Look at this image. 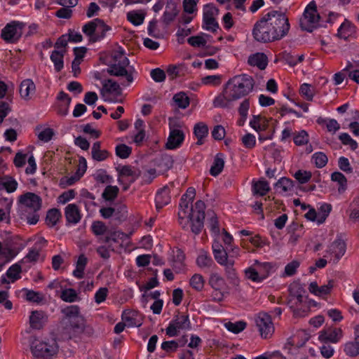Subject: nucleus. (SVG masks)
<instances>
[{
  "label": "nucleus",
  "instance_id": "obj_48",
  "mask_svg": "<svg viewBox=\"0 0 359 359\" xmlns=\"http://www.w3.org/2000/svg\"><path fill=\"white\" fill-rule=\"evenodd\" d=\"M208 225L215 237H218L220 235L218 218L214 212H212L210 218H208Z\"/></svg>",
  "mask_w": 359,
  "mask_h": 359
},
{
  "label": "nucleus",
  "instance_id": "obj_62",
  "mask_svg": "<svg viewBox=\"0 0 359 359\" xmlns=\"http://www.w3.org/2000/svg\"><path fill=\"white\" fill-rule=\"evenodd\" d=\"M339 139L344 145H348L352 150H355L358 148V143L355 140L346 133H341L339 136Z\"/></svg>",
  "mask_w": 359,
  "mask_h": 359
},
{
  "label": "nucleus",
  "instance_id": "obj_1",
  "mask_svg": "<svg viewBox=\"0 0 359 359\" xmlns=\"http://www.w3.org/2000/svg\"><path fill=\"white\" fill-rule=\"evenodd\" d=\"M113 57L114 62L109 66L107 73L119 77L120 83L112 79H107L102 81V87L107 93L120 95L121 94L120 86L123 87L130 86L137 72L133 67L129 66V60L123 53H116Z\"/></svg>",
  "mask_w": 359,
  "mask_h": 359
},
{
  "label": "nucleus",
  "instance_id": "obj_32",
  "mask_svg": "<svg viewBox=\"0 0 359 359\" xmlns=\"http://www.w3.org/2000/svg\"><path fill=\"white\" fill-rule=\"evenodd\" d=\"M343 351L348 357H357L359 355V340L355 337L354 340L346 341L343 344Z\"/></svg>",
  "mask_w": 359,
  "mask_h": 359
},
{
  "label": "nucleus",
  "instance_id": "obj_11",
  "mask_svg": "<svg viewBox=\"0 0 359 359\" xmlns=\"http://www.w3.org/2000/svg\"><path fill=\"white\" fill-rule=\"evenodd\" d=\"M255 322L262 339H266L272 337L275 328L270 315L266 313H259L256 316Z\"/></svg>",
  "mask_w": 359,
  "mask_h": 359
},
{
  "label": "nucleus",
  "instance_id": "obj_59",
  "mask_svg": "<svg viewBox=\"0 0 359 359\" xmlns=\"http://www.w3.org/2000/svg\"><path fill=\"white\" fill-rule=\"evenodd\" d=\"M39 257V251L36 248L34 247L32 249H30L27 254V255L21 259L20 263L24 264L27 262H36Z\"/></svg>",
  "mask_w": 359,
  "mask_h": 359
},
{
  "label": "nucleus",
  "instance_id": "obj_60",
  "mask_svg": "<svg viewBox=\"0 0 359 359\" xmlns=\"http://www.w3.org/2000/svg\"><path fill=\"white\" fill-rule=\"evenodd\" d=\"M96 26H97V22L96 19H94L92 21L88 22V23L85 24L82 27L83 32L91 37V39L93 41V36L95 34L96 31Z\"/></svg>",
  "mask_w": 359,
  "mask_h": 359
},
{
  "label": "nucleus",
  "instance_id": "obj_47",
  "mask_svg": "<svg viewBox=\"0 0 359 359\" xmlns=\"http://www.w3.org/2000/svg\"><path fill=\"white\" fill-rule=\"evenodd\" d=\"M331 180L339 184L338 191L339 193L344 192L346 189L347 180L346 177L339 172H334L331 175Z\"/></svg>",
  "mask_w": 359,
  "mask_h": 359
},
{
  "label": "nucleus",
  "instance_id": "obj_37",
  "mask_svg": "<svg viewBox=\"0 0 359 359\" xmlns=\"http://www.w3.org/2000/svg\"><path fill=\"white\" fill-rule=\"evenodd\" d=\"M250 126L257 132L263 130L268 126V121L261 115H252L250 123Z\"/></svg>",
  "mask_w": 359,
  "mask_h": 359
},
{
  "label": "nucleus",
  "instance_id": "obj_10",
  "mask_svg": "<svg viewBox=\"0 0 359 359\" xmlns=\"http://www.w3.org/2000/svg\"><path fill=\"white\" fill-rule=\"evenodd\" d=\"M25 27L22 22L11 21L1 29V37L8 43H15L22 37Z\"/></svg>",
  "mask_w": 359,
  "mask_h": 359
},
{
  "label": "nucleus",
  "instance_id": "obj_2",
  "mask_svg": "<svg viewBox=\"0 0 359 359\" xmlns=\"http://www.w3.org/2000/svg\"><path fill=\"white\" fill-rule=\"evenodd\" d=\"M255 82L248 74L237 75L228 81L223 93L213 100L215 107H227L231 102L248 95L253 89Z\"/></svg>",
  "mask_w": 359,
  "mask_h": 359
},
{
  "label": "nucleus",
  "instance_id": "obj_56",
  "mask_svg": "<svg viewBox=\"0 0 359 359\" xmlns=\"http://www.w3.org/2000/svg\"><path fill=\"white\" fill-rule=\"evenodd\" d=\"M294 143L297 146H302L309 142V134L304 130H302L294 134L293 137Z\"/></svg>",
  "mask_w": 359,
  "mask_h": 359
},
{
  "label": "nucleus",
  "instance_id": "obj_27",
  "mask_svg": "<svg viewBox=\"0 0 359 359\" xmlns=\"http://www.w3.org/2000/svg\"><path fill=\"white\" fill-rule=\"evenodd\" d=\"M178 13L179 11L177 10L176 4L172 1L168 2L162 16L163 22L166 25L170 24L175 20Z\"/></svg>",
  "mask_w": 359,
  "mask_h": 359
},
{
  "label": "nucleus",
  "instance_id": "obj_44",
  "mask_svg": "<svg viewBox=\"0 0 359 359\" xmlns=\"http://www.w3.org/2000/svg\"><path fill=\"white\" fill-rule=\"evenodd\" d=\"M191 287L196 291L201 292L204 288L205 279L201 274H194L189 280Z\"/></svg>",
  "mask_w": 359,
  "mask_h": 359
},
{
  "label": "nucleus",
  "instance_id": "obj_8",
  "mask_svg": "<svg viewBox=\"0 0 359 359\" xmlns=\"http://www.w3.org/2000/svg\"><path fill=\"white\" fill-rule=\"evenodd\" d=\"M208 285L212 289V299L215 302H220L228 293V285L224 278L217 272L210 274Z\"/></svg>",
  "mask_w": 359,
  "mask_h": 359
},
{
  "label": "nucleus",
  "instance_id": "obj_61",
  "mask_svg": "<svg viewBox=\"0 0 359 359\" xmlns=\"http://www.w3.org/2000/svg\"><path fill=\"white\" fill-rule=\"evenodd\" d=\"M344 70H348V76L351 79L359 84V65L349 64L346 66Z\"/></svg>",
  "mask_w": 359,
  "mask_h": 359
},
{
  "label": "nucleus",
  "instance_id": "obj_34",
  "mask_svg": "<svg viewBox=\"0 0 359 359\" xmlns=\"http://www.w3.org/2000/svg\"><path fill=\"white\" fill-rule=\"evenodd\" d=\"M354 32L355 27L349 21L345 20L337 30V36L340 39L346 40L354 33Z\"/></svg>",
  "mask_w": 359,
  "mask_h": 359
},
{
  "label": "nucleus",
  "instance_id": "obj_41",
  "mask_svg": "<svg viewBox=\"0 0 359 359\" xmlns=\"http://www.w3.org/2000/svg\"><path fill=\"white\" fill-rule=\"evenodd\" d=\"M21 263L18 262L11 266L6 273V276L11 280V283L19 280L21 278L22 272Z\"/></svg>",
  "mask_w": 359,
  "mask_h": 359
},
{
  "label": "nucleus",
  "instance_id": "obj_14",
  "mask_svg": "<svg viewBox=\"0 0 359 359\" xmlns=\"http://www.w3.org/2000/svg\"><path fill=\"white\" fill-rule=\"evenodd\" d=\"M343 337V331L339 327H330L319 332L318 340L321 343H338Z\"/></svg>",
  "mask_w": 359,
  "mask_h": 359
},
{
  "label": "nucleus",
  "instance_id": "obj_24",
  "mask_svg": "<svg viewBox=\"0 0 359 359\" xmlns=\"http://www.w3.org/2000/svg\"><path fill=\"white\" fill-rule=\"evenodd\" d=\"M196 264L200 269H210L214 264V262L207 250L201 249L198 252Z\"/></svg>",
  "mask_w": 359,
  "mask_h": 359
},
{
  "label": "nucleus",
  "instance_id": "obj_5",
  "mask_svg": "<svg viewBox=\"0 0 359 359\" xmlns=\"http://www.w3.org/2000/svg\"><path fill=\"white\" fill-rule=\"evenodd\" d=\"M252 34L258 42L268 43L278 40L274 30L269 26L265 14L255 23Z\"/></svg>",
  "mask_w": 359,
  "mask_h": 359
},
{
  "label": "nucleus",
  "instance_id": "obj_33",
  "mask_svg": "<svg viewBox=\"0 0 359 359\" xmlns=\"http://www.w3.org/2000/svg\"><path fill=\"white\" fill-rule=\"evenodd\" d=\"M234 261L229 259L222 266H224L225 273L228 279H229L234 285H238L240 283L237 276L236 269L233 268Z\"/></svg>",
  "mask_w": 359,
  "mask_h": 359
},
{
  "label": "nucleus",
  "instance_id": "obj_23",
  "mask_svg": "<svg viewBox=\"0 0 359 359\" xmlns=\"http://www.w3.org/2000/svg\"><path fill=\"white\" fill-rule=\"evenodd\" d=\"M271 190L269 182L261 179L259 180H253L252 182V192L254 196H264Z\"/></svg>",
  "mask_w": 359,
  "mask_h": 359
},
{
  "label": "nucleus",
  "instance_id": "obj_64",
  "mask_svg": "<svg viewBox=\"0 0 359 359\" xmlns=\"http://www.w3.org/2000/svg\"><path fill=\"white\" fill-rule=\"evenodd\" d=\"M118 192V189L116 186H107L103 191L102 196L107 201L114 200Z\"/></svg>",
  "mask_w": 359,
  "mask_h": 359
},
{
  "label": "nucleus",
  "instance_id": "obj_52",
  "mask_svg": "<svg viewBox=\"0 0 359 359\" xmlns=\"http://www.w3.org/2000/svg\"><path fill=\"white\" fill-rule=\"evenodd\" d=\"M319 123H324L328 132L335 133L340 129V124L334 118H325L318 121Z\"/></svg>",
  "mask_w": 359,
  "mask_h": 359
},
{
  "label": "nucleus",
  "instance_id": "obj_19",
  "mask_svg": "<svg viewBox=\"0 0 359 359\" xmlns=\"http://www.w3.org/2000/svg\"><path fill=\"white\" fill-rule=\"evenodd\" d=\"M20 95L22 99L29 101L32 99L36 92V86L32 79L23 80L20 85Z\"/></svg>",
  "mask_w": 359,
  "mask_h": 359
},
{
  "label": "nucleus",
  "instance_id": "obj_4",
  "mask_svg": "<svg viewBox=\"0 0 359 359\" xmlns=\"http://www.w3.org/2000/svg\"><path fill=\"white\" fill-rule=\"evenodd\" d=\"M269 26L275 32L278 40L285 36L290 28L289 20L285 13L278 11H271L265 14Z\"/></svg>",
  "mask_w": 359,
  "mask_h": 359
},
{
  "label": "nucleus",
  "instance_id": "obj_16",
  "mask_svg": "<svg viewBox=\"0 0 359 359\" xmlns=\"http://www.w3.org/2000/svg\"><path fill=\"white\" fill-rule=\"evenodd\" d=\"M87 168V162L84 157H80L79 165L75 173L71 176H67L61 180L62 184L67 186H72L79 181L84 175Z\"/></svg>",
  "mask_w": 359,
  "mask_h": 359
},
{
  "label": "nucleus",
  "instance_id": "obj_9",
  "mask_svg": "<svg viewBox=\"0 0 359 359\" xmlns=\"http://www.w3.org/2000/svg\"><path fill=\"white\" fill-rule=\"evenodd\" d=\"M320 15L318 13L315 1H311L306 6L303 16L300 18L299 25L303 30L311 32L318 26Z\"/></svg>",
  "mask_w": 359,
  "mask_h": 359
},
{
  "label": "nucleus",
  "instance_id": "obj_3",
  "mask_svg": "<svg viewBox=\"0 0 359 359\" xmlns=\"http://www.w3.org/2000/svg\"><path fill=\"white\" fill-rule=\"evenodd\" d=\"M192 201L182 197L178 212L179 224L186 230H191L194 234H198L203 226L205 219V203L201 200L197 201L194 205L189 208Z\"/></svg>",
  "mask_w": 359,
  "mask_h": 359
},
{
  "label": "nucleus",
  "instance_id": "obj_30",
  "mask_svg": "<svg viewBox=\"0 0 359 359\" xmlns=\"http://www.w3.org/2000/svg\"><path fill=\"white\" fill-rule=\"evenodd\" d=\"M194 133L197 138L196 144L201 145L203 144V140L208 135V127L203 122H198L194 125Z\"/></svg>",
  "mask_w": 359,
  "mask_h": 359
},
{
  "label": "nucleus",
  "instance_id": "obj_50",
  "mask_svg": "<svg viewBox=\"0 0 359 359\" xmlns=\"http://www.w3.org/2000/svg\"><path fill=\"white\" fill-rule=\"evenodd\" d=\"M127 19L135 26H139L144 22V15L136 11H130L127 13Z\"/></svg>",
  "mask_w": 359,
  "mask_h": 359
},
{
  "label": "nucleus",
  "instance_id": "obj_49",
  "mask_svg": "<svg viewBox=\"0 0 359 359\" xmlns=\"http://www.w3.org/2000/svg\"><path fill=\"white\" fill-rule=\"evenodd\" d=\"M300 94L308 101H312L315 95L314 88L308 83H303L300 86Z\"/></svg>",
  "mask_w": 359,
  "mask_h": 359
},
{
  "label": "nucleus",
  "instance_id": "obj_53",
  "mask_svg": "<svg viewBox=\"0 0 359 359\" xmlns=\"http://www.w3.org/2000/svg\"><path fill=\"white\" fill-rule=\"evenodd\" d=\"M201 83L205 86H218L222 83L221 75H209L201 79Z\"/></svg>",
  "mask_w": 359,
  "mask_h": 359
},
{
  "label": "nucleus",
  "instance_id": "obj_15",
  "mask_svg": "<svg viewBox=\"0 0 359 359\" xmlns=\"http://www.w3.org/2000/svg\"><path fill=\"white\" fill-rule=\"evenodd\" d=\"M20 201L25 206V212H38L41 208V198L39 196L28 192L20 196Z\"/></svg>",
  "mask_w": 359,
  "mask_h": 359
},
{
  "label": "nucleus",
  "instance_id": "obj_45",
  "mask_svg": "<svg viewBox=\"0 0 359 359\" xmlns=\"http://www.w3.org/2000/svg\"><path fill=\"white\" fill-rule=\"evenodd\" d=\"M60 298L65 302L72 303L79 299L78 294L74 289L67 288L62 291Z\"/></svg>",
  "mask_w": 359,
  "mask_h": 359
},
{
  "label": "nucleus",
  "instance_id": "obj_25",
  "mask_svg": "<svg viewBox=\"0 0 359 359\" xmlns=\"http://www.w3.org/2000/svg\"><path fill=\"white\" fill-rule=\"evenodd\" d=\"M332 287V280H329L327 284L321 286H318L316 282H311L309 284V290L311 293L316 296L323 297L328 294L330 292Z\"/></svg>",
  "mask_w": 359,
  "mask_h": 359
},
{
  "label": "nucleus",
  "instance_id": "obj_35",
  "mask_svg": "<svg viewBox=\"0 0 359 359\" xmlns=\"http://www.w3.org/2000/svg\"><path fill=\"white\" fill-rule=\"evenodd\" d=\"M88 263V258L83 255H81L76 264V269L73 271V276L79 279L83 278L84 270Z\"/></svg>",
  "mask_w": 359,
  "mask_h": 359
},
{
  "label": "nucleus",
  "instance_id": "obj_42",
  "mask_svg": "<svg viewBox=\"0 0 359 359\" xmlns=\"http://www.w3.org/2000/svg\"><path fill=\"white\" fill-rule=\"evenodd\" d=\"M60 217H61V212L58 209H56V208L50 209L47 212V214H46V224L50 227H53L56 225L57 222L59 221Z\"/></svg>",
  "mask_w": 359,
  "mask_h": 359
},
{
  "label": "nucleus",
  "instance_id": "obj_6",
  "mask_svg": "<svg viewBox=\"0 0 359 359\" xmlns=\"http://www.w3.org/2000/svg\"><path fill=\"white\" fill-rule=\"evenodd\" d=\"M182 122L176 118H169V135L165 143V148L175 150L180 148L183 144L185 135L182 127Z\"/></svg>",
  "mask_w": 359,
  "mask_h": 359
},
{
  "label": "nucleus",
  "instance_id": "obj_31",
  "mask_svg": "<svg viewBox=\"0 0 359 359\" xmlns=\"http://www.w3.org/2000/svg\"><path fill=\"white\" fill-rule=\"evenodd\" d=\"M91 155L93 160L96 161H103L106 160L109 153L106 149H101V144L100 142L93 143L91 148Z\"/></svg>",
  "mask_w": 359,
  "mask_h": 359
},
{
  "label": "nucleus",
  "instance_id": "obj_29",
  "mask_svg": "<svg viewBox=\"0 0 359 359\" xmlns=\"http://www.w3.org/2000/svg\"><path fill=\"white\" fill-rule=\"evenodd\" d=\"M248 63L251 66H256L259 69H264L268 64L267 57L262 53L251 55L248 58Z\"/></svg>",
  "mask_w": 359,
  "mask_h": 359
},
{
  "label": "nucleus",
  "instance_id": "obj_22",
  "mask_svg": "<svg viewBox=\"0 0 359 359\" xmlns=\"http://www.w3.org/2000/svg\"><path fill=\"white\" fill-rule=\"evenodd\" d=\"M294 182L287 177H281L275 184L276 191L283 195L291 194L294 191Z\"/></svg>",
  "mask_w": 359,
  "mask_h": 359
},
{
  "label": "nucleus",
  "instance_id": "obj_20",
  "mask_svg": "<svg viewBox=\"0 0 359 359\" xmlns=\"http://www.w3.org/2000/svg\"><path fill=\"white\" fill-rule=\"evenodd\" d=\"M327 252L331 257L330 259H333L334 262H338L346 252V244L341 239L336 240L330 245Z\"/></svg>",
  "mask_w": 359,
  "mask_h": 359
},
{
  "label": "nucleus",
  "instance_id": "obj_55",
  "mask_svg": "<svg viewBox=\"0 0 359 359\" xmlns=\"http://www.w3.org/2000/svg\"><path fill=\"white\" fill-rule=\"evenodd\" d=\"M225 327L229 331L238 334L244 330L246 327V323L243 321H238L236 323L229 322L225 324Z\"/></svg>",
  "mask_w": 359,
  "mask_h": 359
},
{
  "label": "nucleus",
  "instance_id": "obj_28",
  "mask_svg": "<svg viewBox=\"0 0 359 359\" xmlns=\"http://www.w3.org/2000/svg\"><path fill=\"white\" fill-rule=\"evenodd\" d=\"M66 50H54L52 51L50 58L54 65V69L60 72L64 67V55Z\"/></svg>",
  "mask_w": 359,
  "mask_h": 359
},
{
  "label": "nucleus",
  "instance_id": "obj_43",
  "mask_svg": "<svg viewBox=\"0 0 359 359\" xmlns=\"http://www.w3.org/2000/svg\"><path fill=\"white\" fill-rule=\"evenodd\" d=\"M253 266L263 280L269 276L270 270L271 269V264L268 262L261 263L256 260Z\"/></svg>",
  "mask_w": 359,
  "mask_h": 359
},
{
  "label": "nucleus",
  "instance_id": "obj_18",
  "mask_svg": "<svg viewBox=\"0 0 359 359\" xmlns=\"http://www.w3.org/2000/svg\"><path fill=\"white\" fill-rule=\"evenodd\" d=\"M303 292L302 287L298 283H293L290 285L287 304L291 308L302 302Z\"/></svg>",
  "mask_w": 359,
  "mask_h": 359
},
{
  "label": "nucleus",
  "instance_id": "obj_63",
  "mask_svg": "<svg viewBox=\"0 0 359 359\" xmlns=\"http://www.w3.org/2000/svg\"><path fill=\"white\" fill-rule=\"evenodd\" d=\"M311 172L306 170H297L294 174V178L300 183L305 184L309 182L311 178Z\"/></svg>",
  "mask_w": 359,
  "mask_h": 359
},
{
  "label": "nucleus",
  "instance_id": "obj_51",
  "mask_svg": "<svg viewBox=\"0 0 359 359\" xmlns=\"http://www.w3.org/2000/svg\"><path fill=\"white\" fill-rule=\"evenodd\" d=\"M40 129V128L36 129L39 130L36 133L38 139L43 142H49L54 135L53 130L50 128H43L41 130H39Z\"/></svg>",
  "mask_w": 359,
  "mask_h": 359
},
{
  "label": "nucleus",
  "instance_id": "obj_57",
  "mask_svg": "<svg viewBox=\"0 0 359 359\" xmlns=\"http://www.w3.org/2000/svg\"><path fill=\"white\" fill-rule=\"evenodd\" d=\"M91 231L95 236H102L107 230V226L101 221H95L91 225Z\"/></svg>",
  "mask_w": 359,
  "mask_h": 359
},
{
  "label": "nucleus",
  "instance_id": "obj_26",
  "mask_svg": "<svg viewBox=\"0 0 359 359\" xmlns=\"http://www.w3.org/2000/svg\"><path fill=\"white\" fill-rule=\"evenodd\" d=\"M156 209L160 210L170 202V189L164 187L158 190L155 198Z\"/></svg>",
  "mask_w": 359,
  "mask_h": 359
},
{
  "label": "nucleus",
  "instance_id": "obj_21",
  "mask_svg": "<svg viewBox=\"0 0 359 359\" xmlns=\"http://www.w3.org/2000/svg\"><path fill=\"white\" fill-rule=\"evenodd\" d=\"M65 216L68 223L76 224L81 221L82 215L79 206L71 203L65 208Z\"/></svg>",
  "mask_w": 359,
  "mask_h": 359
},
{
  "label": "nucleus",
  "instance_id": "obj_54",
  "mask_svg": "<svg viewBox=\"0 0 359 359\" xmlns=\"http://www.w3.org/2000/svg\"><path fill=\"white\" fill-rule=\"evenodd\" d=\"M312 160L317 168H322L326 165L328 159L324 153L316 152L312 156Z\"/></svg>",
  "mask_w": 359,
  "mask_h": 359
},
{
  "label": "nucleus",
  "instance_id": "obj_39",
  "mask_svg": "<svg viewBox=\"0 0 359 359\" xmlns=\"http://www.w3.org/2000/svg\"><path fill=\"white\" fill-rule=\"evenodd\" d=\"M44 314L41 311H34L29 316V324L33 329H41L43 324Z\"/></svg>",
  "mask_w": 359,
  "mask_h": 359
},
{
  "label": "nucleus",
  "instance_id": "obj_46",
  "mask_svg": "<svg viewBox=\"0 0 359 359\" xmlns=\"http://www.w3.org/2000/svg\"><path fill=\"white\" fill-rule=\"evenodd\" d=\"M173 100L176 105L181 109H186L190 103L189 97L184 92L175 94L173 97Z\"/></svg>",
  "mask_w": 359,
  "mask_h": 359
},
{
  "label": "nucleus",
  "instance_id": "obj_12",
  "mask_svg": "<svg viewBox=\"0 0 359 359\" xmlns=\"http://www.w3.org/2000/svg\"><path fill=\"white\" fill-rule=\"evenodd\" d=\"M191 328V323L188 316L180 315L176 316L172 320L165 331L166 334L170 337H176L181 330H189Z\"/></svg>",
  "mask_w": 359,
  "mask_h": 359
},
{
  "label": "nucleus",
  "instance_id": "obj_36",
  "mask_svg": "<svg viewBox=\"0 0 359 359\" xmlns=\"http://www.w3.org/2000/svg\"><path fill=\"white\" fill-rule=\"evenodd\" d=\"M224 160L222 154H217L215 157L213 163L210 168V173L212 176L219 175L224 169Z\"/></svg>",
  "mask_w": 359,
  "mask_h": 359
},
{
  "label": "nucleus",
  "instance_id": "obj_7",
  "mask_svg": "<svg viewBox=\"0 0 359 359\" xmlns=\"http://www.w3.org/2000/svg\"><path fill=\"white\" fill-rule=\"evenodd\" d=\"M55 341H40L35 339L31 344V351L34 359H50L57 352Z\"/></svg>",
  "mask_w": 359,
  "mask_h": 359
},
{
  "label": "nucleus",
  "instance_id": "obj_38",
  "mask_svg": "<svg viewBox=\"0 0 359 359\" xmlns=\"http://www.w3.org/2000/svg\"><path fill=\"white\" fill-rule=\"evenodd\" d=\"M97 26L95 34L93 36V41H100L104 39L106 33L111 29V27L107 25L103 20L96 18Z\"/></svg>",
  "mask_w": 359,
  "mask_h": 359
},
{
  "label": "nucleus",
  "instance_id": "obj_17",
  "mask_svg": "<svg viewBox=\"0 0 359 359\" xmlns=\"http://www.w3.org/2000/svg\"><path fill=\"white\" fill-rule=\"evenodd\" d=\"M202 27L212 32H215L219 27V25L214 18L213 12L208 5L205 6Z\"/></svg>",
  "mask_w": 359,
  "mask_h": 359
},
{
  "label": "nucleus",
  "instance_id": "obj_58",
  "mask_svg": "<svg viewBox=\"0 0 359 359\" xmlns=\"http://www.w3.org/2000/svg\"><path fill=\"white\" fill-rule=\"evenodd\" d=\"M245 274L246 278L252 282L261 283L263 281V279L260 277L253 265L245 270Z\"/></svg>",
  "mask_w": 359,
  "mask_h": 359
},
{
  "label": "nucleus",
  "instance_id": "obj_40",
  "mask_svg": "<svg viewBox=\"0 0 359 359\" xmlns=\"http://www.w3.org/2000/svg\"><path fill=\"white\" fill-rule=\"evenodd\" d=\"M2 189H4L8 193L14 192L18 186V182L9 175H4L1 177Z\"/></svg>",
  "mask_w": 359,
  "mask_h": 359
},
{
  "label": "nucleus",
  "instance_id": "obj_13",
  "mask_svg": "<svg viewBox=\"0 0 359 359\" xmlns=\"http://www.w3.org/2000/svg\"><path fill=\"white\" fill-rule=\"evenodd\" d=\"M62 313L71 319V326L75 330H81L84 327L83 318L80 315V308L77 305L67 306L62 310Z\"/></svg>",
  "mask_w": 359,
  "mask_h": 359
}]
</instances>
